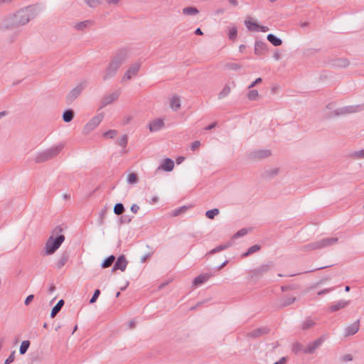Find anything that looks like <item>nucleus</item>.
<instances>
[{"instance_id":"obj_14","label":"nucleus","mask_w":364,"mask_h":364,"mask_svg":"<svg viewBox=\"0 0 364 364\" xmlns=\"http://www.w3.org/2000/svg\"><path fill=\"white\" fill-rule=\"evenodd\" d=\"M267 51V44L262 41H256L255 43V54L264 55Z\"/></svg>"},{"instance_id":"obj_55","label":"nucleus","mask_w":364,"mask_h":364,"mask_svg":"<svg viewBox=\"0 0 364 364\" xmlns=\"http://www.w3.org/2000/svg\"><path fill=\"white\" fill-rule=\"evenodd\" d=\"M132 220V218L129 215H122L119 218V223L120 224H123V223H130Z\"/></svg>"},{"instance_id":"obj_47","label":"nucleus","mask_w":364,"mask_h":364,"mask_svg":"<svg viewBox=\"0 0 364 364\" xmlns=\"http://www.w3.org/2000/svg\"><path fill=\"white\" fill-rule=\"evenodd\" d=\"M225 67L229 70H237L242 68V65L235 63H228L225 64Z\"/></svg>"},{"instance_id":"obj_57","label":"nucleus","mask_w":364,"mask_h":364,"mask_svg":"<svg viewBox=\"0 0 364 364\" xmlns=\"http://www.w3.org/2000/svg\"><path fill=\"white\" fill-rule=\"evenodd\" d=\"M33 298H34V296L33 294H30L28 295L25 301H24V304L26 306H28L31 304V302L33 300Z\"/></svg>"},{"instance_id":"obj_4","label":"nucleus","mask_w":364,"mask_h":364,"mask_svg":"<svg viewBox=\"0 0 364 364\" xmlns=\"http://www.w3.org/2000/svg\"><path fill=\"white\" fill-rule=\"evenodd\" d=\"M63 148V144H58L38 153L35 158L36 163L41 164L53 159L60 154Z\"/></svg>"},{"instance_id":"obj_10","label":"nucleus","mask_w":364,"mask_h":364,"mask_svg":"<svg viewBox=\"0 0 364 364\" xmlns=\"http://www.w3.org/2000/svg\"><path fill=\"white\" fill-rule=\"evenodd\" d=\"M128 262L124 255H119L112 267V272L116 270H121L124 272L127 266Z\"/></svg>"},{"instance_id":"obj_19","label":"nucleus","mask_w":364,"mask_h":364,"mask_svg":"<svg viewBox=\"0 0 364 364\" xmlns=\"http://www.w3.org/2000/svg\"><path fill=\"white\" fill-rule=\"evenodd\" d=\"M173 161L171 159L166 158L162 161L158 169H163L165 171L169 172L173 170Z\"/></svg>"},{"instance_id":"obj_27","label":"nucleus","mask_w":364,"mask_h":364,"mask_svg":"<svg viewBox=\"0 0 364 364\" xmlns=\"http://www.w3.org/2000/svg\"><path fill=\"white\" fill-rule=\"evenodd\" d=\"M65 301L63 299H60L58 301V303L52 308L50 312V317L54 318L57 314L61 310L63 306Z\"/></svg>"},{"instance_id":"obj_18","label":"nucleus","mask_w":364,"mask_h":364,"mask_svg":"<svg viewBox=\"0 0 364 364\" xmlns=\"http://www.w3.org/2000/svg\"><path fill=\"white\" fill-rule=\"evenodd\" d=\"M164 126V123L162 119H156L149 124V129L151 132H157L160 130Z\"/></svg>"},{"instance_id":"obj_56","label":"nucleus","mask_w":364,"mask_h":364,"mask_svg":"<svg viewBox=\"0 0 364 364\" xmlns=\"http://www.w3.org/2000/svg\"><path fill=\"white\" fill-rule=\"evenodd\" d=\"M200 146V141H194L191 146V149L193 151L196 150Z\"/></svg>"},{"instance_id":"obj_25","label":"nucleus","mask_w":364,"mask_h":364,"mask_svg":"<svg viewBox=\"0 0 364 364\" xmlns=\"http://www.w3.org/2000/svg\"><path fill=\"white\" fill-rule=\"evenodd\" d=\"M296 300V297H287L280 300L278 304V309H282L292 304Z\"/></svg>"},{"instance_id":"obj_58","label":"nucleus","mask_w":364,"mask_h":364,"mask_svg":"<svg viewBox=\"0 0 364 364\" xmlns=\"http://www.w3.org/2000/svg\"><path fill=\"white\" fill-rule=\"evenodd\" d=\"M262 81V79L261 77L257 78L255 81H253L248 87L249 89H251L252 87H255L257 84L260 83Z\"/></svg>"},{"instance_id":"obj_21","label":"nucleus","mask_w":364,"mask_h":364,"mask_svg":"<svg viewBox=\"0 0 364 364\" xmlns=\"http://www.w3.org/2000/svg\"><path fill=\"white\" fill-rule=\"evenodd\" d=\"M212 276V274L205 273V274H201L196 277L193 281V286H199L203 283H205L208 279Z\"/></svg>"},{"instance_id":"obj_50","label":"nucleus","mask_w":364,"mask_h":364,"mask_svg":"<svg viewBox=\"0 0 364 364\" xmlns=\"http://www.w3.org/2000/svg\"><path fill=\"white\" fill-rule=\"evenodd\" d=\"M85 1L91 8H95L100 4V0H85Z\"/></svg>"},{"instance_id":"obj_44","label":"nucleus","mask_w":364,"mask_h":364,"mask_svg":"<svg viewBox=\"0 0 364 364\" xmlns=\"http://www.w3.org/2000/svg\"><path fill=\"white\" fill-rule=\"evenodd\" d=\"M228 38L231 41H235L237 36V29L236 27L233 26L229 28L228 31Z\"/></svg>"},{"instance_id":"obj_32","label":"nucleus","mask_w":364,"mask_h":364,"mask_svg":"<svg viewBox=\"0 0 364 364\" xmlns=\"http://www.w3.org/2000/svg\"><path fill=\"white\" fill-rule=\"evenodd\" d=\"M305 350L306 347L299 342H296L292 346V351L295 354H298L300 353H303L304 354H305Z\"/></svg>"},{"instance_id":"obj_46","label":"nucleus","mask_w":364,"mask_h":364,"mask_svg":"<svg viewBox=\"0 0 364 364\" xmlns=\"http://www.w3.org/2000/svg\"><path fill=\"white\" fill-rule=\"evenodd\" d=\"M127 142H128V136L126 134L123 135L117 141L118 145L123 147L124 149L127 146Z\"/></svg>"},{"instance_id":"obj_62","label":"nucleus","mask_w":364,"mask_h":364,"mask_svg":"<svg viewBox=\"0 0 364 364\" xmlns=\"http://www.w3.org/2000/svg\"><path fill=\"white\" fill-rule=\"evenodd\" d=\"M343 361H350L353 360V357L350 354H346L342 358Z\"/></svg>"},{"instance_id":"obj_52","label":"nucleus","mask_w":364,"mask_h":364,"mask_svg":"<svg viewBox=\"0 0 364 364\" xmlns=\"http://www.w3.org/2000/svg\"><path fill=\"white\" fill-rule=\"evenodd\" d=\"M351 156L355 159H363L364 158V149H361L360 151H357L353 152L351 154Z\"/></svg>"},{"instance_id":"obj_20","label":"nucleus","mask_w":364,"mask_h":364,"mask_svg":"<svg viewBox=\"0 0 364 364\" xmlns=\"http://www.w3.org/2000/svg\"><path fill=\"white\" fill-rule=\"evenodd\" d=\"M271 155V151L269 149L257 150L252 153V156L257 159H263Z\"/></svg>"},{"instance_id":"obj_64","label":"nucleus","mask_w":364,"mask_h":364,"mask_svg":"<svg viewBox=\"0 0 364 364\" xmlns=\"http://www.w3.org/2000/svg\"><path fill=\"white\" fill-rule=\"evenodd\" d=\"M282 291H287L293 289L289 285H284L281 287Z\"/></svg>"},{"instance_id":"obj_9","label":"nucleus","mask_w":364,"mask_h":364,"mask_svg":"<svg viewBox=\"0 0 364 364\" xmlns=\"http://www.w3.org/2000/svg\"><path fill=\"white\" fill-rule=\"evenodd\" d=\"M325 338L321 336L306 346L305 354H313L323 344Z\"/></svg>"},{"instance_id":"obj_53","label":"nucleus","mask_w":364,"mask_h":364,"mask_svg":"<svg viewBox=\"0 0 364 364\" xmlns=\"http://www.w3.org/2000/svg\"><path fill=\"white\" fill-rule=\"evenodd\" d=\"M100 294V289H95L92 296L91 297V299L90 300V304H94L97 301V299H98Z\"/></svg>"},{"instance_id":"obj_61","label":"nucleus","mask_w":364,"mask_h":364,"mask_svg":"<svg viewBox=\"0 0 364 364\" xmlns=\"http://www.w3.org/2000/svg\"><path fill=\"white\" fill-rule=\"evenodd\" d=\"M225 12V9L219 8L215 11V15L218 16V15L224 14Z\"/></svg>"},{"instance_id":"obj_1","label":"nucleus","mask_w":364,"mask_h":364,"mask_svg":"<svg viewBox=\"0 0 364 364\" xmlns=\"http://www.w3.org/2000/svg\"><path fill=\"white\" fill-rule=\"evenodd\" d=\"M36 6H29L18 11L16 14L6 18L0 26L1 30L14 29L24 26L38 14Z\"/></svg>"},{"instance_id":"obj_12","label":"nucleus","mask_w":364,"mask_h":364,"mask_svg":"<svg viewBox=\"0 0 364 364\" xmlns=\"http://www.w3.org/2000/svg\"><path fill=\"white\" fill-rule=\"evenodd\" d=\"M140 63H136L132 65L125 73L122 80H131L133 77L136 76L139 70Z\"/></svg>"},{"instance_id":"obj_8","label":"nucleus","mask_w":364,"mask_h":364,"mask_svg":"<svg viewBox=\"0 0 364 364\" xmlns=\"http://www.w3.org/2000/svg\"><path fill=\"white\" fill-rule=\"evenodd\" d=\"M104 116L102 114H99L90 119L89 122L84 127V132L88 133L95 129L98 124L102 122Z\"/></svg>"},{"instance_id":"obj_41","label":"nucleus","mask_w":364,"mask_h":364,"mask_svg":"<svg viewBox=\"0 0 364 364\" xmlns=\"http://www.w3.org/2000/svg\"><path fill=\"white\" fill-rule=\"evenodd\" d=\"M189 208L187 205H183L181 207H179L175 210H173L171 213V216L176 217L182 214L183 213H185L188 209Z\"/></svg>"},{"instance_id":"obj_48","label":"nucleus","mask_w":364,"mask_h":364,"mask_svg":"<svg viewBox=\"0 0 364 364\" xmlns=\"http://www.w3.org/2000/svg\"><path fill=\"white\" fill-rule=\"evenodd\" d=\"M258 96V92L256 90H251L248 92L247 97L250 100H255Z\"/></svg>"},{"instance_id":"obj_40","label":"nucleus","mask_w":364,"mask_h":364,"mask_svg":"<svg viewBox=\"0 0 364 364\" xmlns=\"http://www.w3.org/2000/svg\"><path fill=\"white\" fill-rule=\"evenodd\" d=\"M125 210L124 206L122 203H117L114 206V213L117 215H122Z\"/></svg>"},{"instance_id":"obj_23","label":"nucleus","mask_w":364,"mask_h":364,"mask_svg":"<svg viewBox=\"0 0 364 364\" xmlns=\"http://www.w3.org/2000/svg\"><path fill=\"white\" fill-rule=\"evenodd\" d=\"M338 239L337 237H331V238H323L319 241V245L321 246V249L326 247L331 246L336 244L338 242Z\"/></svg>"},{"instance_id":"obj_63","label":"nucleus","mask_w":364,"mask_h":364,"mask_svg":"<svg viewBox=\"0 0 364 364\" xmlns=\"http://www.w3.org/2000/svg\"><path fill=\"white\" fill-rule=\"evenodd\" d=\"M217 125V123L216 122H213L210 124H209L208 126L205 127V130H211L213 129H214Z\"/></svg>"},{"instance_id":"obj_24","label":"nucleus","mask_w":364,"mask_h":364,"mask_svg":"<svg viewBox=\"0 0 364 364\" xmlns=\"http://www.w3.org/2000/svg\"><path fill=\"white\" fill-rule=\"evenodd\" d=\"M232 242H228L225 244H222L220 245H218L215 247V248L212 249L210 251H209L207 255H214L219 252H221L223 250H225L232 246Z\"/></svg>"},{"instance_id":"obj_59","label":"nucleus","mask_w":364,"mask_h":364,"mask_svg":"<svg viewBox=\"0 0 364 364\" xmlns=\"http://www.w3.org/2000/svg\"><path fill=\"white\" fill-rule=\"evenodd\" d=\"M334 288H328V289H324L323 290H321L319 291H318L317 294L318 296H322L323 294H326L330 291H331L332 290H333Z\"/></svg>"},{"instance_id":"obj_37","label":"nucleus","mask_w":364,"mask_h":364,"mask_svg":"<svg viewBox=\"0 0 364 364\" xmlns=\"http://www.w3.org/2000/svg\"><path fill=\"white\" fill-rule=\"evenodd\" d=\"M260 249H261L260 245H254L251 246L250 247H249L246 252L243 253L242 257H248L249 255L259 251Z\"/></svg>"},{"instance_id":"obj_13","label":"nucleus","mask_w":364,"mask_h":364,"mask_svg":"<svg viewBox=\"0 0 364 364\" xmlns=\"http://www.w3.org/2000/svg\"><path fill=\"white\" fill-rule=\"evenodd\" d=\"M269 332V328L268 327H261L257 329L253 330L251 332H249L247 334L248 338H256L260 337L263 335H266Z\"/></svg>"},{"instance_id":"obj_3","label":"nucleus","mask_w":364,"mask_h":364,"mask_svg":"<svg viewBox=\"0 0 364 364\" xmlns=\"http://www.w3.org/2000/svg\"><path fill=\"white\" fill-rule=\"evenodd\" d=\"M63 232V228L60 226H56L46 242V255H50L54 254L56 250L60 247L61 244L65 240V236L60 234Z\"/></svg>"},{"instance_id":"obj_11","label":"nucleus","mask_w":364,"mask_h":364,"mask_svg":"<svg viewBox=\"0 0 364 364\" xmlns=\"http://www.w3.org/2000/svg\"><path fill=\"white\" fill-rule=\"evenodd\" d=\"M70 257V250H65L63 251L61 255H60L58 261L55 263V267L58 269H62L69 261V259Z\"/></svg>"},{"instance_id":"obj_28","label":"nucleus","mask_w":364,"mask_h":364,"mask_svg":"<svg viewBox=\"0 0 364 364\" xmlns=\"http://www.w3.org/2000/svg\"><path fill=\"white\" fill-rule=\"evenodd\" d=\"M74 116V111L72 109H67L63 113V120L65 122H70L73 119Z\"/></svg>"},{"instance_id":"obj_17","label":"nucleus","mask_w":364,"mask_h":364,"mask_svg":"<svg viewBox=\"0 0 364 364\" xmlns=\"http://www.w3.org/2000/svg\"><path fill=\"white\" fill-rule=\"evenodd\" d=\"M329 63L333 68H344L349 65V61L346 58H336L332 60Z\"/></svg>"},{"instance_id":"obj_51","label":"nucleus","mask_w":364,"mask_h":364,"mask_svg":"<svg viewBox=\"0 0 364 364\" xmlns=\"http://www.w3.org/2000/svg\"><path fill=\"white\" fill-rule=\"evenodd\" d=\"M247 233V230L246 228H242L233 235V238H239L240 237L245 236Z\"/></svg>"},{"instance_id":"obj_29","label":"nucleus","mask_w":364,"mask_h":364,"mask_svg":"<svg viewBox=\"0 0 364 364\" xmlns=\"http://www.w3.org/2000/svg\"><path fill=\"white\" fill-rule=\"evenodd\" d=\"M267 39L274 46H279L282 44V39L272 33L268 34L267 36Z\"/></svg>"},{"instance_id":"obj_26","label":"nucleus","mask_w":364,"mask_h":364,"mask_svg":"<svg viewBox=\"0 0 364 364\" xmlns=\"http://www.w3.org/2000/svg\"><path fill=\"white\" fill-rule=\"evenodd\" d=\"M171 108L174 110L177 111L181 107V99L179 96L178 95H173L171 99L170 102Z\"/></svg>"},{"instance_id":"obj_31","label":"nucleus","mask_w":364,"mask_h":364,"mask_svg":"<svg viewBox=\"0 0 364 364\" xmlns=\"http://www.w3.org/2000/svg\"><path fill=\"white\" fill-rule=\"evenodd\" d=\"M316 325V322L311 319V318H307L305 319V321L301 324V328L304 331L309 330L313 327H314Z\"/></svg>"},{"instance_id":"obj_16","label":"nucleus","mask_w":364,"mask_h":364,"mask_svg":"<svg viewBox=\"0 0 364 364\" xmlns=\"http://www.w3.org/2000/svg\"><path fill=\"white\" fill-rule=\"evenodd\" d=\"M119 96V92L116 91L108 95H106L103 100H102V107H105L109 104H111L112 102L117 100V98Z\"/></svg>"},{"instance_id":"obj_34","label":"nucleus","mask_w":364,"mask_h":364,"mask_svg":"<svg viewBox=\"0 0 364 364\" xmlns=\"http://www.w3.org/2000/svg\"><path fill=\"white\" fill-rule=\"evenodd\" d=\"M115 257L114 255H109V257H107V258H105L102 264H101V267L102 268H107L109 267H110L112 263L115 261Z\"/></svg>"},{"instance_id":"obj_54","label":"nucleus","mask_w":364,"mask_h":364,"mask_svg":"<svg viewBox=\"0 0 364 364\" xmlns=\"http://www.w3.org/2000/svg\"><path fill=\"white\" fill-rule=\"evenodd\" d=\"M15 350L12 351L10 355L5 360L4 364H10L15 360Z\"/></svg>"},{"instance_id":"obj_60","label":"nucleus","mask_w":364,"mask_h":364,"mask_svg":"<svg viewBox=\"0 0 364 364\" xmlns=\"http://www.w3.org/2000/svg\"><path fill=\"white\" fill-rule=\"evenodd\" d=\"M139 210V206L136 204H133L132 206H131V211L133 213H136L138 212V210Z\"/></svg>"},{"instance_id":"obj_33","label":"nucleus","mask_w":364,"mask_h":364,"mask_svg":"<svg viewBox=\"0 0 364 364\" xmlns=\"http://www.w3.org/2000/svg\"><path fill=\"white\" fill-rule=\"evenodd\" d=\"M302 249L305 251H311V250H320L321 249V246L319 245V241H316V242H311L309 244H307L306 245H304Z\"/></svg>"},{"instance_id":"obj_39","label":"nucleus","mask_w":364,"mask_h":364,"mask_svg":"<svg viewBox=\"0 0 364 364\" xmlns=\"http://www.w3.org/2000/svg\"><path fill=\"white\" fill-rule=\"evenodd\" d=\"M31 345V342L28 340L22 341L20 348H19V353L21 355H24L28 350L29 346Z\"/></svg>"},{"instance_id":"obj_49","label":"nucleus","mask_w":364,"mask_h":364,"mask_svg":"<svg viewBox=\"0 0 364 364\" xmlns=\"http://www.w3.org/2000/svg\"><path fill=\"white\" fill-rule=\"evenodd\" d=\"M117 134V132L114 129H110L104 133V136L109 139H113Z\"/></svg>"},{"instance_id":"obj_30","label":"nucleus","mask_w":364,"mask_h":364,"mask_svg":"<svg viewBox=\"0 0 364 364\" xmlns=\"http://www.w3.org/2000/svg\"><path fill=\"white\" fill-rule=\"evenodd\" d=\"M278 173H279V168H272V169H268V170H266L262 173V177L265 178L271 179V178H273L274 177H275L276 176H277Z\"/></svg>"},{"instance_id":"obj_5","label":"nucleus","mask_w":364,"mask_h":364,"mask_svg":"<svg viewBox=\"0 0 364 364\" xmlns=\"http://www.w3.org/2000/svg\"><path fill=\"white\" fill-rule=\"evenodd\" d=\"M274 267L273 262H268L266 264H262L259 267L250 271L249 274L252 279H258L264 274L267 273Z\"/></svg>"},{"instance_id":"obj_36","label":"nucleus","mask_w":364,"mask_h":364,"mask_svg":"<svg viewBox=\"0 0 364 364\" xmlns=\"http://www.w3.org/2000/svg\"><path fill=\"white\" fill-rule=\"evenodd\" d=\"M245 25L250 31H255L259 30V24L256 22H251L250 20L246 19L245 21Z\"/></svg>"},{"instance_id":"obj_42","label":"nucleus","mask_w":364,"mask_h":364,"mask_svg":"<svg viewBox=\"0 0 364 364\" xmlns=\"http://www.w3.org/2000/svg\"><path fill=\"white\" fill-rule=\"evenodd\" d=\"M230 87L228 85H225L223 89L218 94V99H223L227 97L230 92Z\"/></svg>"},{"instance_id":"obj_6","label":"nucleus","mask_w":364,"mask_h":364,"mask_svg":"<svg viewBox=\"0 0 364 364\" xmlns=\"http://www.w3.org/2000/svg\"><path fill=\"white\" fill-rule=\"evenodd\" d=\"M364 110V103L355 105L345 106L336 110V115L347 114L360 112Z\"/></svg>"},{"instance_id":"obj_15","label":"nucleus","mask_w":364,"mask_h":364,"mask_svg":"<svg viewBox=\"0 0 364 364\" xmlns=\"http://www.w3.org/2000/svg\"><path fill=\"white\" fill-rule=\"evenodd\" d=\"M359 327L360 320H357L346 328L345 336H350L355 334L358 331Z\"/></svg>"},{"instance_id":"obj_45","label":"nucleus","mask_w":364,"mask_h":364,"mask_svg":"<svg viewBox=\"0 0 364 364\" xmlns=\"http://www.w3.org/2000/svg\"><path fill=\"white\" fill-rule=\"evenodd\" d=\"M127 183L129 184H135L138 182V176L135 173H131L127 176Z\"/></svg>"},{"instance_id":"obj_38","label":"nucleus","mask_w":364,"mask_h":364,"mask_svg":"<svg viewBox=\"0 0 364 364\" xmlns=\"http://www.w3.org/2000/svg\"><path fill=\"white\" fill-rule=\"evenodd\" d=\"M199 13V10L193 6L186 7L183 9L184 15H196Z\"/></svg>"},{"instance_id":"obj_22","label":"nucleus","mask_w":364,"mask_h":364,"mask_svg":"<svg viewBox=\"0 0 364 364\" xmlns=\"http://www.w3.org/2000/svg\"><path fill=\"white\" fill-rule=\"evenodd\" d=\"M350 304V301H344V300H340L333 305L331 306L330 310L331 311H337L341 309H344Z\"/></svg>"},{"instance_id":"obj_35","label":"nucleus","mask_w":364,"mask_h":364,"mask_svg":"<svg viewBox=\"0 0 364 364\" xmlns=\"http://www.w3.org/2000/svg\"><path fill=\"white\" fill-rule=\"evenodd\" d=\"M92 24V21L90 20L84 21L80 23H77L75 26V28L78 31H82L85 28L91 26Z\"/></svg>"},{"instance_id":"obj_43","label":"nucleus","mask_w":364,"mask_h":364,"mask_svg":"<svg viewBox=\"0 0 364 364\" xmlns=\"http://www.w3.org/2000/svg\"><path fill=\"white\" fill-rule=\"evenodd\" d=\"M220 211L218 208H213L208 210L205 212V216L208 219H213L216 215L219 214Z\"/></svg>"},{"instance_id":"obj_7","label":"nucleus","mask_w":364,"mask_h":364,"mask_svg":"<svg viewBox=\"0 0 364 364\" xmlns=\"http://www.w3.org/2000/svg\"><path fill=\"white\" fill-rule=\"evenodd\" d=\"M87 82L85 81L80 83L73 90H71L66 97L67 103L71 104L77 97H79L83 90L85 88Z\"/></svg>"},{"instance_id":"obj_2","label":"nucleus","mask_w":364,"mask_h":364,"mask_svg":"<svg viewBox=\"0 0 364 364\" xmlns=\"http://www.w3.org/2000/svg\"><path fill=\"white\" fill-rule=\"evenodd\" d=\"M127 51L122 48L119 50L111 58L107 67L104 71L102 79L107 81L115 76L119 67L126 61Z\"/></svg>"}]
</instances>
